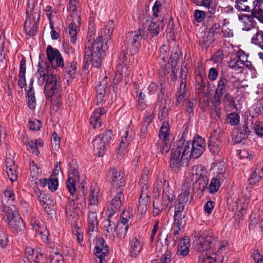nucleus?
Instances as JSON below:
<instances>
[{
  "label": "nucleus",
  "instance_id": "f257e3e1",
  "mask_svg": "<svg viewBox=\"0 0 263 263\" xmlns=\"http://www.w3.org/2000/svg\"><path fill=\"white\" fill-rule=\"evenodd\" d=\"M205 146V141L201 137H195L192 142L186 141L183 137H181L171 153L170 166L178 168L186 165L189 158L199 157L204 152Z\"/></svg>",
  "mask_w": 263,
  "mask_h": 263
},
{
  "label": "nucleus",
  "instance_id": "f03ea898",
  "mask_svg": "<svg viewBox=\"0 0 263 263\" xmlns=\"http://www.w3.org/2000/svg\"><path fill=\"white\" fill-rule=\"evenodd\" d=\"M54 70L53 67H50L46 62L42 61L39 63L38 69L35 74L39 85H43L45 83L44 93L50 97L60 96V77L54 73Z\"/></svg>",
  "mask_w": 263,
  "mask_h": 263
},
{
  "label": "nucleus",
  "instance_id": "7ed1b4c3",
  "mask_svg": "<svg viewBox=\"0 0 263 263\" xmlns=\"http://www.w3.org/2000/svg\"><path fill=\"white\" fill-rule=\"evenodd\" d=\"M108 48L107 43L104 45L102 36H99L93 42L88 40L85 46V62L95 68H98L101 65L104 52Z\"/></svg>",
  "mask_w": 263,
  "mask_h": 263
},
{
  "label": "nucleus",
  "instance_id": "20e7f679",
  "mask_svg": "<svg viewBox=\"0 0 263 263\" xmlns=\"http://www.w3.org/2000/svg\"><path fill=\"white\" fill-rule=\"evenodd\" d=\"M14 194L11 189L4 191L3 200H8L9 205L4 207V218L11 228L16 230H22L24 228V224L14 206Z\"/></svg>",
  "mask_w": 263,
  "mask_h": 263
},
{
  "label": "nucleus",
  "instance_id": "39448f33",
  "mask_svg": "<svg viewBox=\"0 0 263 263\" xmlns=\"http://www.w3.org/2000/svg\"><path fill=\"white\" fill-rule=\"evenodd\" d=\"M163 187L161 200L156 199L154 201L153 215L154 216L158 215L167 207L171 208L173 206V201L175 197L173 191L169 187L168 182L166 180L164 181Z\"/></svg>",
  "mask_w": 263,
  "mask_h": 263
},
{
  "label": "nucleus",
  "instance_id": "423d86ee",
  "mask_svg": "<svg viewBox=\"0 0 263 263\" xmlns=\"http://www.w3.org/2000/svg\"><path fill=\"white\" fill-rule=\"evenodd\" d=\"M218 243L216 238L204 233H196L194 236V248L195 251L203 253L205 251H213Z\"/></svg>",
  "mask_w": 263,
  "mask_h": 263
},
{
  "label": "nucleus",
  "instance_id": "0eeeda50",
  "mask_svg": "<svg viewBox=\"0 0 263 263\" xmlns=\"http://www.w3.org/2000/svg\"><path fill=\"white\" fill-rule=\"evenodd\" d=\"M112 136L110 130H106L99 135L92 141V144L96 153L99 157H103L105 150L109 145Z\"/></svg>",
  "mask_w": 263,
  "mask_h": 263
},
{
  "label": "nucleus",
  "instance_id": "6e6552de",
  "mask_svg": "<svg viewBox=\"0 0 263 263\" xmlns=\"http://www.w3.org/2000/svg\"><path fill=\"white\" fill-rule=\"evenodd\" d=\"M192 181H195L193 183L194 187H197L201 192L203 191L208 183L207 172L204 167L199 165L194 166L192 170Z\"/></svg>",
  "mask_w": 263,
  "mask_h": 263
},
{
  "label": "nucleus",
  "instance_id": "1a4fd4ad",
  "mask_svg": "<svg viewBox=\"0 0 263 263\" xmlns=\"http://www.w3.org/2000/svg\"><path fill=\"white\" fill-rule=\"evenodd\" d=\"M123 187H119L118 189H115L112 194H116L114 197L111 200L108 206L109 217L112 215L117 211H118L122 204L124 200V197L123 195Z\"/></svg>",
  "mask_w": 263,
  "mask_h": 263
},
{
  "label": "nucleus",
  "instance_id": "9d476101",
  "mask_svg": "<svg viewBox=\"0 0 263 263\" xmlns=\"http://www.w3.org/2000/svg\"><path fill=\"white\" fill-rule=\"evenodd\" d=\"M109 247L106 244L103 238H99L97 240L96 246L95 248V254L97 258V263H107L105 257L109 252Z\"/></svg>",
  "mask_w": 263,
  "mask_h": 263
},
{
  "label": "nucleus",
  "instance_id": "9b49d317",
  "mask_svg": "<svg viewBox=\"0 0 263 263\" xmlns=\"http://www.w3.org/2000/svg\"><path fill=\"white\" fill-rule=\"evenodd\" d=\"M46 54L48 62H46L50 67L53 61H55L57 66L62 68L64 67V60L60 51L53 48L51 45H48L46 49ZM45 62V61H43Z\"/></svg>",
  "mask_w": 263,
  "mask_h": 263
},
{
  "label": "nucleus",
  "instance_id": "f8f14e48",
  "mask_svg": "<svg viewBox=\"0 0 263 263\" xmlns=\"http://www.w3.org/2000/svg\"><path fill=\"white\" fill-rule=\"evenodd\" d=\"M186 212L184 211V206L180 204H177L175 207L174 216V224L179 230L183 228L186 223L187 217Z\"/></svg>",
  "mask_w": 263,
  "mask_h": 263
},
{
  "label": "nucleus",
  "instance_id": "ddd939ff",
  "mask_svg": "<svg viewBox=\"0 0 263 263\" xmlns=\"http://www.w3.org/2000/svg\"><path fill=\"white\" fill-rule=\"evenodd\" d=\"M68 173L69 177L66 181V186L70 195L74 197V193L76 192V182L79 179V173L78 170L72 166H70Z\"/></svg>",
  "mask_w": 263,
  "mask_h": 263
},
{
  "label": "nucleus",
  "instance_id": "4468645a",
  "mask_svg": "<svg viewBox=\"0 0 263 263\" xmlns=\"http://www.w3.org/2000/svg\"><path fill=\"white\" fill-rule=\"evenodd\" d=\"M74 193V197L68 198V201L66 206L65 212L68 217H74L79 214L80 208L78 204L76 205V201L78 199V196Z\"/></svg>",
  "mask_w": 263,
  "mask_h": 263
},
{
  "label": "nucleus",
  "instance_id": "2eb2a0df",
  "mask_svg": "<svg viewBox=\"0 0 263 263\" xmlns=\"http://www.w3.org/2000/svg\"><path fill=\"white\" fill-rule=\"evenodd\" d=\"M150 204V198L147 186H143L138 204V211L142 214L147 211Z\"/></svg>",
  "mask_w": 263,
  "mask_h": 263
},
{
  "label": "nucleus",
  "instance_id": "dca6fc26",
  "mask_svg": "<svg viewBox=\"0 0 263 263\" xmlns=\"http://www.w3.org/2000/svg\"><path fill=\"white\" fill-rule=\"evenodd\" d=\"M25 253L28 260L35 263H44L45 260V256L39 249L34 250L29 247H26Z\"/></svg>",
  "mask_w": 263,
  "mask_h": 263
},
{
  "label": "nucleus",
  "instance_id": "f3484780",
  "mask_svg": "<svg viewBox=\"0 0 263 263\" xmlns=\"http://www.w3.org/2000/svg\"><path fill=\"white\" fill-rule=\"evenodd\" d=\"M144 242L140 237L133 238L129 245V252L131 256L136 257L141 253Z\"/></svg>",
  "mask_w": 263,
  "mask_h": 263
},
{
  "label": "nucleus",
  "instance_id": "a211bd4d",
  "mask_svg": "<svg viewBox=\"0 0 263 263\" xmlns=\"http://www.w3.org/2000/svg\"><path fill=\"white\" fill-rule=\"evenodd\" d=\"M132 140V135H129L128 132L127 131H125L124 135L122 137L121 143L118 149H117V157L118 159H120L123 157V154L126 152V148Z\"/></svg>",
  "mask_w": 263,
  "mask_h": 263
},
{
  "label": "nucleus",
  "instance_id": "6ab92c4d",
  "mask_svg": "<svg viewBox=\"0 0 263 263\" xmlns=\"http://www.w3.org/2000/svg\"><path fill=\"white\" fill-rule=\"evenodd\" d=\"M191 185V182L188 179L184 182L183 188L182 189L181 192L178 197V203L177 204H180L184 206V203L190 201V199H191L190 196Z\"/></svg>",
  "mask_w": 263,
  "mask_h": 263
},
{
  "label": "nucleus",
  "instance_id": "aec40b11",
  "mask_svg": "<svg viewBox=\"0 0 263 263\" xmlns=\"http://www.w3.org/2000/svg\"><path fill=\"white\" fill-rule=\"evenodd\" d=\"M88 210L87 214V222L88 227V233L89 235H91L95 231L98 229V217L97 212L98 211H95L93 210Z\"/></svg>",
  "mask_w": 263,
  "mask_h": 263
},
{
  "label": "nucleus",
  "instance_id": "412c9836",
  "mask_svg": "<svg viewBox=\"0 0 263 263\" xmlns=\"http://www.w3.org/2000/svg\"><path fill=\"white\" fill-rule=\"evenodd\" d=\"M163 17L160 15V18L158 20L153 18L152 22L149 24L148 30L151 36L153 37L158 34L160 30H162L164 26V23L162 21Z\"/></svg>",
  "mask_w": 263,
  "mask_h": 263
},
{
  "label": "nucleus",
  "instance_id": "4be33fe9",
  "mask_svg": "<svg viewBox=\"0 0 263 263\" xmlns=\"http://www.w3.org/2000/svg\"><path fill=\"white\" fill-rule=\"evenodd\" d=\"M126 38L128 40L127 42L130 43L133 46V52H138L142 38L140 32L139 31L129 32L127 34Z\"/></svg>",
  "mask_w": 263,
  "mask_h": 263
},
{
  "label": "nucleus",
  "instance_id": "5701e85b",
  "mask_svg": "<svg viewBox=\"0 0 263 263\" xmlns=\"http://www.w3.org/2000/svg\"><path fill=\"white\" fill-rule=\"evenodd\" d=\"M109 172L112 175V192H114L115 189L123 187L124 182L122 180V174L120 171L113 168L111 169Z\"/></svg>",
  "mask_w": 263,
  "mask_h": 263
},
{
  "label": "nucleus",
  "instance_id": "b1692460",
  "mask_svg": "<svg viewBox=\"0 0 263 263\" xmlns=\"http://www.w3.org/2000/svg\"><path fill=\"white\" fill-rule=\"evenodd\" d=\"M99 189L95 187L91 188L90 191L88 209L99 211Z\"/></svg>",
  "mask_w": 263,
  "mask_h": 263
},
{
  "label": "nucleus",
  "instance_id": "393cba45",
  "mask_svg": "<svg viewBox=\"0 0 263 263\" xmlns=\"http://www.w3.org/2000/svg\"><path fill=\"white\" fill-rule=\"evenodd\" d=\"M106 112V109L103 108H99L93 111L90 119V123L93 128H98L101 126L102 121L100 117Z\"/></svg>",
  "mask_w": 263,
  "mask_h": 263
},
{
  "label": "nucleus",
  "instance_id": "a878e982",
  "mask_svg": "<svg viewBox=\"0 0 263 263\" xmlns=\"http://www.w3.org/2000/svg\"><path fill=\"white\" fill-rule=\"evenodd\" d=\"M238 20L241 23L243 30L249 31L254 26L253 17L249 14H239Z\"/></svg>",
  "mask_w": 263,
  "mask_h": 263
},
{
  "label": "nucleus",
  "instance_id": "bb28decb",
  "mask_svg": "<svg viewBox=\"0 0 263 263\" xmlns=\"http://www.w3.org/2000/svg\"><path fill=\"white\" fill-rule=\"evenodd\" d=\"M228 80L223 76H221L218 79L217 88L214 95L222 97L229 89Z\"/></svg>",
  "mask_w": 263,
  "mask_h": 263
},
{
  "label": "nucleus",
  "instance_id": "cd10ccee",
  "mask_svg": "<svg viewBox=\"0 0 263 263\" xmlns=\"http://www.w3.org/2000/svg\"><path fill=\"white\" fill-rule=\"evenodd\" d=\"M219 261V254H217L213 251L201 255L199 258V263H218Z\"/></svg>",
  "mask_w": 263,
  "mask_h": 263
},
{
  "label": "nucleus",
  "instance_id": "c85d7f7f",
  "mask_svg": "<svg viewBox=\"0 0 263 263\" xmlns=\"http://www.w3.org/2000/svg\"><path fill=\"white\" fill-rule=\"evenodd\" d=\"M215 39V36L208 30L202 31L199 37V43L202 45L203 48L207 47Z\"/></svg>",
  "mask_w": 263,
  "mask_h": 263
},
{
  "label": "nucleus",
  "instance_id": "c756f323",
  "mask_svg": "<svg viewBox=\"0 0 263 263\" xmlns=\"http://www.w3.org/2000/svg\"><path fill=\"white\" fill-rule=\"evenodd\" d=\"M238 1L235 2V8L240 11H250L251 7L254 6V3H257L255 0H242Z\"/></svg>",
  "mask_w": 263,
  "mask_h": 263
},
{
  "label": "nucleus",
  "instance_id": "7c9ffc66",
  "mask_svg": "<svg viewBox=\"0 0 263 263\" xmlns=\"http://www.w3.org/2000/svg\"><path fill=\"white\" fill-rule=\"evenodd\" d=\"M215 250H213V252H214L217 254H219V260L221 262H223L224 261V256L222 255L223 253L227 252L229 249V244L227 241H222L221 242H218L216 243L215 246Z\"/></svg>",
  "mask_w": 263,
  "mask_h": 263
},
{
  "label": "nucleus",
  "instance_id": "2f4dec72",
  "mask_svg": "<svg viewBox=\"0 0 263 263\" xmlns=\"http://www.w3.org/2000/svg\"><path fill=\"white\" fill-rule=\"evenodd\" d=\"M190 246L189 239L186 237H183L178 246L177 254L183 257L186 256L189 252Z\"/></svg>",
  "mask_w": 263,
  "mask_h": 263
},
{
  "label": "nucleus",
  "instance_id": "473e14b6",
  "mask_svg": "<svg viewBox=\"0 0 263 263\" xmlns=\"http://www.w3.org/2000/svg\"><path fill=\"white\" fill-rule=\"evenodd\" d=\"M6 170V172L9 179L12 182L15 181L17 178L16 169L15 166L14 165L13 162L11 159H7Z\"/></svg>",
  "mask_w": 263,
  "mask_h": 263
},
{
  "label": "nucleus",
  "instance_id": "72a5a7b5",
  "mask_svg": "<svg viewBox=\"0 0 263 263\" xmlns=\"http://www.w3.org/2000/svg\"><path fill=\"white\" fill-rule=\"evenodd\" d=\"M43 145V141L41 139L31 140L26 143L28 149L36 156H38L40 154L38 147L42 146Z\"/></svg>",
  "mask_w": 263,
  "mask_h": 263
},
{
  "label": "nucleus",
  "instance_id": "f704fd0d",
  "mask_svg": "<svg viewBox=\"0 0 263 263\" xmlns=\"http://www.w3.org/2000/svg\"><path fill=\"white\" fill-rule=\"evenodd\" d=\"M221 97L218 95H214L212 101V109L215 112L217 118L218 119L221 116Z\"/></svg>",
  "mask_w": 263,
  "mask_h": 263
},
{
  "label": "nucleus",
  "instance_id": "c9c22d12",
  "mask_svg": "<svg viewBox=\"0 0 263 263\" xmlns=\"http://www.w3.org/2000/svg\"><path fill=\"white\" fill-rule=\"evenodd\" d=\"M25 73L26 61L24 59H23L21 61L20 66L19 80L18 82V85L19 87L21 88H23L26 85Z\"/></svg>",
  "mask_w": 263,
  "mask_h": 263
},
{
  "label": "nucleus",
  "instance_id": "e433bc0d",
  "mask_svg": "<svg viewBox=\"0 0 263 263\" xmlns=\"http://www.w3.org/2000/svg\"><path fill=\"white\" fill-rule=\"evenodd\" d=\"M27 18H31L33 23L37 24L40 18V10L38 8L28 7L26 10Z\"/></svg>",
  "mask_w": 263,
  "mask_h": 263
},
{
  "label": "nucleus",
  "instance_id": "4c0bfd02",
  "mask_svg": "<svg viewBox=\"0 0 263 263\" xmlns=\"http://www.w3.org/2000/svg\"><path fill=\"white\" fill-rule=\"evenodd\" d=\"M37 24L31 21V18H26L24 24V28L26 33L30 36L34 35L37 31Z\"/></svg>",
  "mask_w": 263,
  "mask_h": 263
},
{
  "label": "nucleus",
  "instance_id": "58836bf2",
  "mask_svg": "<svg viewBox=\"0 0 263 263\" xmlns=\"http://www.w3.org/2000/svg\"><path fill=\"white\" fill-rule=\"evenodd\" d=\"M263 177V167L258 165L253 172L250 179V183H256Z\"/></svg>",
  "mask_w": 263,
  "mask_h": 263
},
{
  "label": "nucleus",
  "instance_id": "ea45409f",
  "mask_svg": "<svg viewBox=\"0 0 263 263\" xmlns=\"http://www.w3.org/2000/svg\"><path fill=\"white\" fill-rule=\"evenodd\" d=\"M220 177L221 175H219L211 180L208 188L209 191L211 194H214L217 192L221 184V182L222 180V179L220 178Z\"/></svg>",
  "mask_w": 263,
  "mask_h": 263
},
{
  "label": "nucleus",
  "instance_id": "a19ab883",
  "mask_svg": "<svg viewBox=\"0 0 263 263\" xmlns=\"http://www.w3.org/2000/svg\"><path fill=\"white\" fill-rule=\"evenodd\" d=\"M104 228L109 235H112L113 237L116 236L117 226L115 222L111 221L109 218L104 221Z\"/></svg>",
  "mask_w": 263,
  "mask_h": 263
},
{
  "label": "nucleus",
  "instance_id": "79ce46f5",
  "mask_svg": "<svg viewBox=\"0 0 263 263\" xmlns=\"http://www.w3.org/2000/svg\"><path fill=\"white\" fill-rule=\"evenodd\" d=\"M209 148L213 155L218 154L221 148L220 141L215 139L210 140L209 143Z\"/></svg>",
  "mask_w": 263,
  "mask_h": 263
},
{
  "label": "nucleus",
  "instance_id": "37998d69",
  "mask_svg": "<svg viewBox=\"0 0 263 263\" xmlns=\"http://www.w3.org/2000/svg\"><path fill=\"white\" fill-rule=\"evenodd\" d=\"M237 59L241 61L244 64L245 67L250 69L252 67L251 62L248 60V55L243 50H239L236 53Z\"/></svg>",
  "mask_w": 263,
  "mask_h": 263
},
{
  "label": "nucleus",
  "instance_id": "c03bdc74",
  "mask_svg": "<svg viewBox=\"0 0 263 263\" xmlns=\"http://www.w3.org/2000/svg\"><path fill=\"white\" fill-rule=\"evenodd\" d=\"M76 71V64L74 62H68L66 64L64 69L65 75L70 78L74 77Z\"/></svg>",
  "mask_w": 263,
  "mask_h": 263
},
{
  "label": "nucleus",
  "instance_id": "a18cd8bd",
  "mask_svg": "<svg viewBox=\"0 0 263 263\" xmlns=\"http://www.w3.org/2000/svg\"><path fill=\"white\" fill-rule=\"evenodd\" d=\"M156 146L158 152L161 154L167 153L170 148V145L163 140H159Z\"/></svg>",
  "mask_w": 263,
  "mask_h": 263
},
{
  "label": "nucleus",
  "instance_id": "49530a36",
  "mask_svg": "<svg viewBox=\"0 0 263 263\" xmlns=\"http://www.w3.org/2000/svg\"><path fill=\"white\" fill-rule=\"evenodd\" d=\"M228 66L235 70H238L242 69L245 66V64L238 59L235 58L232 59L229 62Z\"/></svg>",
  "mask_w": 263,
  "mask_h": 263
},
{
  "label": "nucleus",
  "instance_id": "de8ad7c7",
  "mask_svg": "<svg viewBox=\"0 0 263 263\" xmlns=\"http://www.w3.org/2000/svg\"><path fill=\"white\" fill-rule=\"evenodd\" d=\"M256 3H254V6H253L252 14L254 17L257 18L260 22L263 23V11L259 8V7L255 5Z\"/></svg>",
  "mask_w": 263,
  "mask_h": 263
},
{
  "label": "nucleus",
  "instance_id": "09e8293b",
  "mask_svg": "<svg viewBox=\"0 0 263 263\" xmlns=\"http://www.w3.org/2000/svg\"><path fill=\"white\" fill-rule=\"evenodd\" d=\"M252 43L258 45L263 49V32H257L252 38Z\"/></svg>",
  "mask_w": 263,
  "mask_h": 263
},
{
  "label": "nucleus",
  "instance_id": "8fccbe9b",
  "mask_svg": "<svg viewBox=\"0 0 263 263\" xmlns=\"http://www.w3.org/2000/svg\"><path fill=\"white\" fill-rule=\"evenodd\" d=\"M169 125L166 122H163L160 129L159 137L161 140H165L168 135Z\"/></svg>",
  "mask_w": 263,
  "mask_h": 263
},
{
  "label": "nucleus",
  "instance_id": "3c124183",
  "mask_svg": "<svg viewBox=\"0 0 263 263\" xmlns=\"http://www.w3.org/2000/svg\"><path fill=\"white\" fill-rule=\"evenodd\" d=\"M107 86V77H105L102 83L98 82V84L96 87V89L97 94H100V96L101 95H104L105 93V89Z\"/></svg>",
  "mask_w": 263,
  "mask_h": 263
},
{
  "label": "nucleus",
  "instance_id": "603ef678",
  "mask_svg": "<svg viewBox=\"0 0 263 263\" xmlns=\"http://www.w3.org/2000/svg\"><path fill=\"white\" fill-rule=\"evenodd\" d=\"M121 226L122 227H120V226H117V228L116 229V235L120 239H123L126 236L128 226H124L121 224Z\"/></svg>",
  "mask_w": 263,
  "mask_h": 263
},
{
  "label": "nucleus",
  "instance_id": "864d4df0",
  "mask_svg": "<svg viewBox=\"0 0 263 263\" xmlns=\"http://www.w3.org/2000/svg\"><path fill=\"white\" fill-rule=\"evenodd\" d=\"M50 263H64L63 257L59 252L53 251L50 255Z\"/></svg>",
  "mask_w": 263,
  "mask_h": 263
},
{
  "label": "nucleus",
  "instance_id": "5fc2aeb1",
  "mask_svg": "<svg viewBox=\"0 0 263 263\" xmlns=\"http://www.w3.org/2000/svg\"><path fill=\"white\" fill-rule=\"evenodd\" d=\"M239 116L236 112H232L229 114L227 118L228 123L232 125H236L239 122Z\"/></svg>",
  "mask_w": 263,
  "mask_h": 263
},
{
  "label": "nucleus",
  "instance_id": "6e6d98bb",
  "mask_svg": "<svg viewBox=\"0 0 263 263\" xmlns=\"http://www.w3.org/2000/svg\"><path fill=\"white\" fill-rule=\"evenodd\" d=\"M5 36L3 32L0 33V62L5 61V53L4 51Z\"/></svg>",
  "mask_w": 263,
  "mask_h": 263
},
{
  "label": "nucleus",
  "instance_id": "4d7b16f0",
  "mask_svg": "<svg viewBox=\"0 0 263 263\" xmlns=\"http://www.w3.org/2000/svg\"><path fill=\"white\" fill-rule=\"evenodd\" d=\"M9 243L7 234L3 229L0 230V246L3 249L6 248Z\"/></svg>",
  "mask_w": 263,
  "mask_h": 263
},
{
  "label": "nucleus",
  "instance_id": "13d9d810",
  "mask_svg": "<svg viewBox=\"0 0 263 263\" xmlns=\"http://www.w3.org/2000/svg\"><path fill=\"white\" fill-rule=\"evenodd\" d=\"M47 186L49 190L51 191L54 192L56 191L58 186V179L51 175V176L48 178Z\"/></svg>",
  "mask_w": 263,
  "mask_h": 263
},
{
  "label": "nucleus",
  "instance_id": "bf43d9fd",
  "mask_svg": "<svg viewBox=\"0 0 263 263\" xmlns=\"http://www.w3.org/2000/svg\"><path fill=\"white\" fill-rule=\"evenodd\" d=\"M148 93L152 95L157 93L160 96V93H162V87L161 85H157L154 83H152L148 87Z\"/></svg>",
  "mask_w": 263,
  "mask_h": 263
},
{
  "label": "nucleus",
  "instance_id": "052dcab7",
  "mask_svg": "<svg viewBox=\"0 0 263 263\" xmlns=\"http://www.w3.org/2000/svg\"><path fill=\"white\" fill-rule=\"evenodd\" d=\"M168 47L166 45H162L160 48V55L159 58L162 61H165L168 57Z\"/></svg>",
  "mask_w": 263,
  "mask_h": 263
},
{
  "label": "nucleus",
  "instance_id": "680f3d73",
  "mask_svg": "<svg viewBox=\"0 0 263 263\" xmlns=\"http://www.w3.org/2000/svg\"><path fill=\"white\" fill-rule=\"evenodd\" d=\"M173 253L170 250L166 251L160 259V263H171Z\"/></svg>",
  "mask_w": 263,
  "mask_h": 263
},
{
  "label": "nucleus",
  "instance_id": "e2e57ef3",
  "mask_svg": "<svg viewBox=\"0 0 263 263\" xmlns=\"http://www.w3.org/2000/svg\"><path fill=\"white\" fill-rule=\"evenodd\" d=\"M250 131L248 128L243 126L242 131L237 134L236 136V140L238 142H240L242 139H245L249 134Z\"/></svg>",
  "mask_w": 263,
  "mask_h": 263
},
{
  "label": "nucleus",
  "instance_id": "0e129e2a",
  "mask_svg": "<svg viewBox=\"0 0 263 263\" xmlns=\"http://www.w3.org/2000/svg\"><path fill=\"white\" fill-rule=\"evenodd\" d=\"M42 126L41 122L36 119L31 120L29 122V127L32 130H38Z\"/></svg>",
  "mask_w": 263,
  "mask_h": 263
},
{
  "label": "nucleus",
  "instance_id": "69168bd1",
  "mask_svg": "<svg viewBox=\"0 0 263 263\" xmlns=\"http://www.w3.org/2000/svg\"><path fill=\"white\" fill-rule=\"evenodd\" d=\"M161 3L160 1H157L153 7V17L156 19L158 16L160 17L159 13L160 11V9L161 8Z\"/></svg>",
  "mask_w": 263,
  "mask_h": 263
},
{
  "label": "nucleus",
  "instance_id": "338daca9",
  "mask_svg": "<svg viewBox=\"0 0 263 263\" xmlns=\"http://www.w3.org/2000/svg\"><path fill=\"white\" fill-rule=\"evenodd\" d=\"M31 172L30 174L32 178H37L41 174L39 168L34 162H32L30 165Z\"/></svg>",
  "mask_w": 263,
  "mask_h": 263
},
{
  "label": "nucleus",
  "instance_id": "774afa93",
  "mask_svg": "<svg viewBox=\"0 0 263 263\" xmlns=\"http://www.w3.org/2000/svg\"><path fill=\"white\" fill-rule=\"evenodd\" d=\"M51 142L52 146L55 149H58L59 148L60 138L56 133H53L52 134Z\"/></svg>",
  "mask_w": 263,
  "mask_h": 263
}]
</instances>
